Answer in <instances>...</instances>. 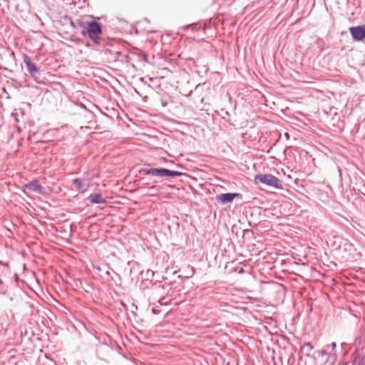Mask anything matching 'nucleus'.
Instances as JSON below:
<instances>
[{"label": "nucleus", "instance_id": "f257e3e1", "mask_svg": "<svg viewBox=\"0 0 365 365\" xmlns=\"http://www.w3.org/2000/svg\"><path fill=\"white\" fill-rule=\"evenodd\" d=\"M81 34L89 38L94 44L99 45L103 34V25L95 20H89L87 18L78 19Z\"/></svg>", "mask_w": 365, "mask_h": 365}, {"label": "nucleus", "instance_id": "f03ea898", "mask_svg": "<svg viewBox=\"0 0 365 365\" xmlns=\"http://www.w3.org/2000/svg\"><path fill=\"white\" fill-rule=\"evenodd\" d=\"M163 51L166 52L167 51L161 47V80H165L170 76H175L173 69H175L176 67L174 59L166 56H163Z\"/></svg>", "mask_w": 365, "mask_h": 365}, {"label": "nucleus", "instance_id": "7ed1b4c3", "mask_svg": "<svg viewBox=\"0 0 365 365\" xmlns=\"http://www.w3.org/2000/svg\"><path fill=\"white\" fill-rule=\"evenodd\" d=\"M255 182L256 183L260 182L276 189L282 188L281 180L271 174H257L255 177Z\"/></svg>", "mask_w": 365, "mask_h": 365}, {"label": "nucleus", "instance_id": "20e7f679", "mask_svg": "<svg viewBox=\"0 0 365 365\" xmlns=\"http://www.w3.org/2000/svg\"><path fill=\"white\" fill-rule=\"evenodd\" d=\"M160 176H161V188L163 186L170 187L166 180L170 179L171 182H175L174 180L178 177L181 176H187V174L185 173H182L176 170H172L167 168H161L160 170Z\"/></svg>", "mask_w": 365, "mask_h": 365}, {"label": "nucleus", "instance_id": "39448f33", "mask_svg": "<svg viewBox=\"0 0 365 365\" xmlns=\"http://www.w3.org/2000/svg\"><path fill=\"white\" fill-rule=\"evenodd\" d=\"M349 31L354 41H362L365 38V24L356 26H351Z\"/></svg>", "mask_w": 365, "mask_h": 365}, {"label": "nucleus", "instance_id": "423d86ee", "mask_svg": "<svg viewBox=\"0 0 365 365\" xmlns=\"http://www.w3.org/2000/svg\"><path fill=\"white\" fill-rule=\"evenodd\" d=\"M240 196L239 193L235 192H226L222 193L216 196V200L222 203L223 205L232 202L234 199Z\"/></svg>", "mask_w": 365, "mask_h": 365}, {"label": "nucleus", "instance_id": "0eeeda50", "mask_svg": "<svg viewBox=\"0 0 365 365\" xmlns=\"http://www.w3.org/2000/svg\"><path fill=\"white\" fill-rule=\"evenodd\" d=\"M177 83L178 81H176L175 76H170V78H167L165 80H161V86H164L166 92H170L175 90L177 88Z\"/></svg>", "mask_w": 365, "mask_h": 365}, {"label": "nucleus", "instance_id": "6e6552de", "mask_svg": "<svg viewBox=\"0 0 365 365\" xmlns=\"http://www.w3.org/2000/svg\"><path fill=\"white\" fill-rule=\"evenodd\" d=\"M24 62L26 64L28 72L31 76H34L39 73V69L38 67L31 61L27 55L24 56Z\"/></svg>", "mask_w": 365, "mask_h": 365}, {"label": "nucleus", "instance_id": "1a4fd4ad", "mask_svg": "<svg viewBox=\"0 0 365 365\" xmlns=\"http://www.w3.org/2000/svg\"><path fill=\"white\" fill-rule=\"evenodd\" d=\"M365 354L356 349L354 353V359L351 365H364Z\"/></svg>", "mask_w": 365, "mask_h": 365}, {"label": "nucleus", "instance_id": "9d476101", "mask_svg": "<svg viewBox=\"0 0 365 365\" xmlns=\"http://www.w3.org/2000/svg\"><path fill=\"white\" fill-rule=\"evenodd\" d=\"M25 187L32 192H38L42 193L43 187L38 180H34L25 185Z\"/></svg>", "mask_w": 365, "mask_h": 365}, {"label": "nucleus", "instance_id": "9b49d317", "mask_svg": "<svg viewBox=\"0 0 365 365\" xmlns=\"http://www.w3.org/2000/svg\"><path fill=\"white\" fill-rule=\"evenodd\" d=\"M175 107L174 103L172 101H165L164 98L161 96V108L164 110H161V116L165 115V112H170L171 109Z\"/></svg>", "mask_w": 365, "mask_h": 365}, {"label": "nucleus", "instance_id": "f8f14e48", "mask_svg": "<svg viewBox=\"0 0 365 365\" xmlns=\"http://www.w3.org/2000/svg\"><path fill=\"white\" fill-rule=\"evenodd\" d=\"M88 199L92 204L105 203L106 200L103 198L102 195L100 193H91Z\"/></svg>", "mask_w": 365, "mask_h": 365}, {"label": "nucleus", "instance_id": "ddd939ff", "mask_svg": "<svg viewBox=\"0 0 365 365\" xmlns=\"http://www.w3.org/2000/svg\"><path fill=\"white\" fill-rule=\"evenodd\" d=\"M139 172L143 175H152V176H160V168H143V169L140 170Z\"/></svg>", "mask_w": 365, "mask_h": 365}, {"label": "nucleus", "instance_id": "4468645a", "mask_svg": "<svg viewBox=\"0 0 365 365\" xmlns=\"http://www.w3.org/2000/svg\"><path fill=\"white\" fill-rule=\"evenodd\" d=\"M121 56H122V53L120 51H116L114 53V56L113 58V60L114 61H121L123 63H124V62L128 63V59L129 58L128 55L125 54V55H123L122 56L121 59H119V57Z\"/></svg>", "mask_w": 365, "mask_h": 365}, {"label": "nucleus", "instance_id": "2eb2a0df", "mask_svg": "<svg viewBox=\"0 0 365 365\" xmlns=\"http://www.w3.org/2000/svg\"><path fill=\"white\" fill-rule=\"evenodd\" d=\"M11 115L14 117L16 122H19L20 120V116L24 117L25 115V111L23 108H16L12 112Z\"/></svg>", "mask_w": 365, "mask_h": 365}, {"label": "nucleus", "instance_id": "dca6fc26", "mask_svg": "<svg viewBox=\"0 0 365 365\" xmlns=\"http://www.w3.org/2000/svg\"><path fill=\"white\" fill-rule=\"evenodd\" d=\"M166 143H167V140L165 138L163 139V140H161V146H165ZM165 155H169V154L163 147H161V157H160L161 163L163 161H165Z\"/></svg>", "mask_w": 365, "mask_h": 365}, {"label": "nucleus", "instance_id": "f3484780", "mask_svg": "<svg viewBox=\"0 0 365 365\" xmlns=\"http://www.w3.org/2000/svg\"><path fill=\"white\" fill-rule=\"evenodd\" d=\"M72 182L78 190H81L83 188V180L80 178H75L72 180Z\"/></svg>", "mask_w": 365, "mask_h": 365}, {"label": "nucleus", "instance_id": "a211bd4d", "mask_svg": "<svg viewBox=\"0 0 365 365\" xmlns=\"http://www.w3.org/2000/svg\"><path fill=\"white\" fill-rule=\"evenodd\" d=\"M65 19H67L70 25L73 29L80 30V26H78V19H76V21H73L71 17H66Z\"/></svg>", "mask_w": 365, "mask_h": 365}, {"label": "nucleus", "instance_id": "6ab92c4d", "mask_svg": "<svg viewBox=\"0 0 365 365\" xmlns=\"http://www.w3.org/2000/svg\"><path fill=\"white\" fill-rule=\"evenodd\" d=\"M331 346V351L329 353L330 355H332L334 359L336 358V344L335 342H331L330 345L328 346Z\"/></svg>", "mask_w": 365, "mask_h": 365}, {"label": "nucleus", "instance_id": "aec40b11", "mask_svg": "<svg viewBox=\"0 0 365 365\" xmlns=\"http://www.w3.org/2000/svg\"><path fill=\"white\" fill-rule=\"evenodd\" d=\"M171 43L170 38L168 35H167L165 36V38H164V36L161 35V44L162 45H165V43Z\"/></svg>", "mask_w": 365, "mask_h": 365}, {"label": "nucleus", "instance_id": "412c9836", "mask_svg": "<svg viewBox=\"0 0 365 365\" xmlns=\"http://www.w3.org/2000/svg\"><path fill=\"white\" fill-rule=\"evenodd\" d=\"M138 310V307L137 305L133 302L132 304H131V309H130V312L131 314L134 316V317H136L137 316V314H136V311Z\"/></svg>", "mask_w": 365, "mask_h": 365}, {"label": "nucleus", "instance_id": "4be33fe9", "mask_svg": "<svg viewBox=\"0 0 365 365\" xmlns=\"http://www.w3.org/2000/svg\"><path fill=\"white\" fill-rule=\"evenodd\" d=\"M222 114L220 115L223 119H225L227 117L230 116V114L228 111L225 110V109H221Z\"/></svg>", "mask_w": 365, "mask_h": 365}, {"label": "nucleus", "instance_id": "5701e85b", "mask_svg": "<svg viewBox=\"0 0 365 365\" xmlns=\"http://www.w3.org/2000/svg\"><path fill=\"white\" fill-rule=\"evenodd\" d=\"M169 304H170V302L166 300V297H161V302H160L161 306L166 307Z\"/></svg>", "mask_w": 365, "mask_h": 365}, {"label": "nucleus", "instance_id": "b1692460", "mask_svg": "<svg viewBox=\"0 0 365 365\" xmlns=\"http://www.w3.org/2000/svg\"><path fill=\"white\" fill-rule=\"evenodd\" d=\"M363 341H364V339H363L362 336H357L355 339L354 343H355V344L361 345L362 344Z\"/></svg>", "mask_w": 365, "mask_h": 365}, {"label": "nucleus", "instance_id": "393cba45", "mask_svg": "<svg viewBox=\"0 0 365 365\" xmlns=\"http://www.w3.org/2000/svg\"><path fill=\"white\" fill-rule=\"evenodd\" d=\"M303 347H304V349L305 347H307V348L309 349V351L312 350V349H313V348H314V347H313V346H312V343H311V342H309V341L304 342V345H303Z\"/></svg>", "mask_w": 365, "mask_h": 365}, {"label": "nucleus", "instance_id": "a878e982", "mask_svg": "<svg viewBox=\"0 0 365 365\" xmlns=\"http://www.w3.org/2000/svg\"><path fill=\"white\" fill-rule=\"evenodd\" d=\"M320 354L322 356H327V355L329 354V353L328 352L327 349H324V350L320 351Z\"/></svg>", "mask_w": 365, "mask_h": 365}, {"label": "nucleus", "instance_id": "bb28decb", "mask_svg": "<svg viewBox=\"0 0 365 365\" xmlns=\"http://www.w3.org/2000/svg\"><path fill=\"white\" fill-rule=\"evenodd\" d=\"M120 306L124 309H128V306L123 302H120Z\"/></svg>", "mask_w": 365, "mask_h": 365}, {"label": "nucleus", "instance_id": "cd10ccee", "mask_svg": "<svg viewBox=\"0 0 365 365\" xmlns=\"http://www.w3.org/2000/svg\"><path fill=\"white\" fill-rule=\"evenodd\" d=\"M152 312H153V314H158V311H157L155 308H153V309H152Z\"/></svg>", "mask_w": 365, "mask_h": 365}, {"label": "nucleus", "instance_id": "c85d7f7f", "mask_svg": "<svg viewBox=\"0 0 365 365\" xmlns=\"http://www.w3.org/2000/svg\"><path fill=\"white\" fill-rule=\"evenodd\" d=\"M161 288H162L163 289H165V284H161Z\"/></svg>", "mask_w": 365, "mask_h": 365}, {"label": "nucleus", "instance_id": "c756f323", "mask_svg": "<svg viewBox=\"0 0 365 365\" xmlns=\"http://www.w3.org/2000/svg\"><path fill=\"white\" fill-rule=\"evenodd\" d=\"M192 93V91H190L187 96H190Z\"/></svg>", "mask_w": 365, "mask_h": 365}, {"label": "nucleus", "instance_id": "7c9ffc66", "mask_svg": "<svg viewBox=\"0 0 365 365\" xmlns=\"http://www.w3.org/2000/svg\"><path fill=\"white\" fill-rule=\"evenodd\" d=\"M3 284V281L1 279H0V285Z\"/></svg>", "mask_w": 365, "mask_h": 365}, {"label": "nucleus", "instance_id": "2f4dec72", "mask_svg": "<svg viewBox=\"0 0 365 365\" xmlns=\"http://www.w3.org/2000/svg\"><path fill=\"white\" fill-rule=\"evenodd\" d=\"M200 86V84H198L197 86H195V90L198 88V87Z\"/></svg>", "mask_w": 365, "mask_h": 365}, {"label": "nucleus", "instance_id": "473e14b6", "mask_svg": "<svg viewBox=\"0 0 365 365\" xmlns=\"http://www.w3.org/2000/svg\"><path fill=\"white\" fill-rule=\"evenodd\" d=\"M244 272L243 269H242V268H241V269H240V272Z\"/></svg>", "mask_w": 365, "mask_h": 365}, {"label": "nucleus", "instance_id": "72a5a7b5", "mask_svg": "<svg viewBox=\"0 0 365 365\" xmlns=\"http://www.w3.org/2000/svg\"><path fill=\"white\" fill-rule=\"evenodd\" d=\"M168 336H163L161 335V338H165V337H167Z\"/></svg>", "mask_w": 365, "mask_h": 365}, {"label": "nucleus", "instance_id": "f704fd0d", "mask_svg": "<svg viewBox=\"0 0 365 365\" xmlns=\"http://www.w3.org/2000/svg\"><path fill=\"white\" fill-rule=\"evenodd\" d=\"M165 312H166L167 314L169 313V311L168 310H165Z\"/></svg>", "mask_w": 365, "mask_h": 365}, {"label": "nucleus", "instance_id": "c9c22d12", "mask_svg": "<svg viewBox=\"0 0 365 365\" xmlns=\"http://www.w3.org/2000/svg\"><path fill=\"white\" fill-rule=\"evenodd\" d=\"M107 52L110 53V51L106 50V53Z\"/></svg>", "mask_w": 365, "mask_h": 365}, {"label": "nucleus", "instance_id": "e433bc0d", "mask_svg": "<svg viewBox=\"0 0 365 365\" xmlns=\"http://www.w3.org/2000/svg\"><path fill=\"white\" fill-rule=\"evenodd\" d=\"M107 52L110 53V51L106 50V53Z\"/></svg>", "mask_w": 365, "mask_h": 365}, {"label": "nucleus", "instance_id": "4c0bfd02", "mask_svg": "<svg viewBox=\"0 0 365 365\" xmlns=\"http://www.w3.org/2000/svg\"><path fill=\"white\" fill-rule=\"evenodd\" d=\"M132 67H133V68H135V65H133V64H132Z\"/></svg>", "mask_w": 365, "mask_h": 365}, {"label": "nucleus", "instance_id": "58836bf2", "mask_svg": "<svg viewBox=\"0 0 365 365\" xmlns=\"http://www.w3.org/2000/svg\"><path fill=\"white\" fill-rule=\"evenodd\" d=\"M106 274L109 275L110 274L109 272H106Z\"/></svg>", "mask_w": 365, "mask_h": 365}, {"label": "nucleus", "instance_id": "ea45409f", "mask_svg": "<svg viewBox=\"0 0 365 365\" xmlns=\"http://www.w3.org/2000/svg\"><path fill=\"white\" fill-rule=\"evenodd\" d=\"M231 1H234L235 0H230Z\"/></svg>", "mask_w": 365, "mask_h": 365}]
</instances>
